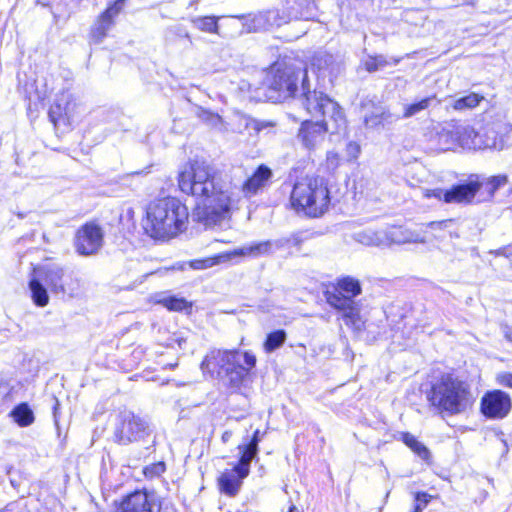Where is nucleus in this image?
Instances as JSON below:
<instances>
[{
  "label": "nucleus",
  "instance_id": "obj_5",
  "mask_svg": "<svg viewBox=\"0 0 512 512\" xmlns=\"http://www.w3.org/2000/svg\"><path fill=\"white\" fill-rule=\"evenodd\" d=\"M427 400L438 413L448 416L462 414L473 404L468 384L451 374L442 375L432 384Z\"/></svg>",
  "mask_w": 512,
  "mask_h": 512
},
{
  "label": "nucleus",
  "instance_id": "obj_20",
  "mask_svg": "<svg viewBox=\"0 0 512 512\" xmlns=\"http://www.w3.org/2000/svg\"><path fill=\"white\" fill-rule=\"evenodd\" d=\"M272 170L266 165H260L250 178H248L242 187V191L247 197L256 195L264 189L272 178Z\"/></svg>",
  "mask_w": 512,
  "mask_h": 512
},
{
  "label": "nucleus",
  "instance_id": "obj_12",
  "mask_svg": "<svg viewBox=\"0 0 512 512\" xmlns=\"http://www.w3.org/2000/svg\"><path fill=\"white\" fill-rule=\"evenodd\" d=\"M354 239L360 244L375 247H389L392 244H402L409 239L404 236L399 227H391L383 230H363L354 234Z\"/></svg>",
  "mask_w": 512,
  "mask_h": 512
},
{
  "label": "nucleus",
  "instance_id": "obj_18",
  "mask_svg": "<svg viewBox=\"0 0 512 512\" xmlns=\"http://www.w3.org/2000/svg\"><path fill=\"white\" fill-rule=\"evenodd\" d=\"M76 103L69 91L61 92L49 110V118L55 126L69 122L73 117Z\"/></svg>",
  "mask_w": 512,
  "mask_h": 512
},
{
  "label": "nucleus",
  "instance_id": "obj_7",
  "mask_svg": "<svg viewBox=\"0 0 512 512\" xmlns=\"http://www.w3.org/2000/svg\"><path fill=\"white\" fill-rule=\"evenodd\" d=\"M362 292L360 282L352 277H343L325 292L327 303L337 310L346 324L355 325L359 319L360 305L356 297Z\"/></svg>",
  "mask_w": 512,
  "mask_h": 512
},
{
  "label": "nucleus",
  "instance_id": "obj_29",
  "mask_svg": "<svg viewBox=\"0 0 512 512\" xmlns=\"http://www.w3.org/2000/svg\"><path fill=\"white\" fill-rule=\"evenodd\" d=\"M229 260H231V254L224 252L212 257L192 260L189 262V266L194 270H204Z\"/></svg>",
  "mask_w": 512,
  "mask_h": 512
},
{
  "label": "nucleus",
  "instance_id": "obj_16",
  "mask_svg": "<svg viewBox=\"0 0 512 512\" xmlns=\"http://www.w3.org/2000/svg\"><path fill=\"white\" fill-rule=\"evenodd\" d=\"M511 409V398L501 390L486 393L481 400V412L491 419L507 416Z\"/></svg>",
  "mask_w": 512,
  "mask_h": 512
},
{
  "label": "nucleus",
  "instance_id": "obj_21",
  "mask_svg": "<svg viewBox=\"0 0 512 512\" xmlns=\"http://www.w3.org/2000/svg\"><path fill=\"white\" fill-rule=\"evenodd\" d=\"M248 475H242L239 468L234 466L231 469L224 470L218 477V486L222 493L228 496H235L242 485L243 480Z\"/></svg>",
  "mask_w": 512,
  "mask_h": 512
},
{
  "label": "nucleus",
  "instance_id": "obj_33",
  "mask_svg": "<svg viewBox=\"0 0 512 512\" xmlns=\"http://www.w3.org/2000/svg\"><path fill=\"white\" fill-rule=\"evenodd\" d=\"M287 334L283 329H279L269 333L263 344L264 350L267 353H271L276 349L280 348L286 341Z\"/></svg>",
  "mask_w": 512,
  "mask_h": 512
},
{
  "label": "nucleus",
  "instance_id": "obj_45",
  "mask_svg": "<svg viewBox=\"0 0 512 512\" xmlns=\"http://www.w3.org/2000/svg\"><path fill=\"white\" fill-rule=\"evenodd\" d=\"M269 241L271 243L272 253H274V252H276L278 250L290 247L289 246V240H287L286 237H281V238H278V239H275V240H269Z\"/></svg>",
  "mask_w": 512,
  "mask_h": 512
},
{
  "label": "nucleus",
  "instance_id": "obj_37",
  "mask_svg": "<svg viewBox=\"0 0 512 512\" xmlns=\"http://www.w3.org/2000/svg\"><path fill=\"white\" fill-rule=\"evenodd\" d=\"M377 189L376 181L371 177H361L355 182L357 193L366 197H372Z\"/></svg>",
  "mask_w": 512,
  "mask_h": 512
},
{
  "label": "nucleus",
  "instance_id": "obj_17",
  "mask_svg": "<svg viewBox=\"0 0 512 512\" xmlns=\"http://www.w3.org/2000/svg\"><path fill=\"white\" fill-rule=\"evenodd\" d=\"M126 0H115L97 19L90 37L94 43H101L114 25V18L121 12Z\"/></svg>",
  "mask_w": 512,
  "mask_h": 512
},
{
  "label": "nucleus",
  "instance_id": "obj_35",
  "mask_svg": "<svg viewBox=\"0 0 512 512\" xmlns=\"http://www.w3.org/2000/svg\"><path fill=\"white\" fill-rule=\"evenodd\" d=\"M190 21L195 28L203 32L216 33L218 30L217 18L214 16L193 17Z\"/></svg>",
  "mask_w": 512,
  "mask_h": 512
},
{
  "label": "nucleus",
  "instance_id": "obj_2",
  "mask_svg": "<svg viewBox=\"0 0 512 512\" xmlns=\"http://www.w3.org/2000/svg\"><path fill=\"white\" fill-rule=\"evenodd\" d=\"M301 104L312 117H321L320 120H305L301 124L298 138L308 150L316 149L322 144L327 132L336 133L345 124L340 106L322 92L311 91L305 80L302 85Z\"/></svg>",
  "mask_w": 512,
  "mask_h": 512
},
{
  "label": "nucleus",
  "instance_id": "obj_42",
  "mask_svg": "<svg viewBox=\"0 0 512 512\" xmlns=\"http://www.w3.org/2000/svg\"><path fill=\"white\" fill-rule=\"evenodd\" d=\"M508 179L505 175H497L489 178L487 185L489 186V192L493 194L497 189L504 186Z\"/></svg>",
  "mask_w": 512,
  "mask_h": 512
},
{
  "label": "nucleus",
  "instance_id": "obj_51",
  "mask_svg": "<svg viewBox=\"0 0 512 512\" xmlns=\"http://www.w3.org/2000/svg\"><path fill=\"white\" fill-rule=\"evenodd\" d=\"M505 338L512 342V326L505 325L502 327Z\"/></svg>",
  "mask_w": 512,
  "mask_h": 512
},
{
  "label": "nucleus",
  "instance_id": "obj_27",
  "mask_svg": "<svg viewBox=\"0 0 512 512\" xmlns=\"http://www.w3.org/2000/svg\"><path fill=\"white\" fill-rule=\"evenodd\" d=\"M458 147L464 149H481L480 132L469 125L457 124Z\"/></svg>",
  "mask_w": 512,
  "mask_h": 512
},
{
  "label": "nucleus",
  "instance_id": "obj_19",
  "mask_svg": "<svg viewBox=\"0 0 512 512\" xmlns=\"http://www.w3.org/2000/svg\"><path fill=\"white\" fill-rule=\"evenodd\" d=\"M256 365V356L251 352H244L242 359L234 363L230 369H227L222 375L226 377L227 383L232 388H238L248 375L249 371Z\"/></svg>",
  "mask_w": 512,
  "mask_h": 512
},
{
  "label": "nucleus",
  "instance_id": "obj_30",
  "mask_svg": "<svg viewBox=\"0 0 512 512\" xmlns=\"http://www.w3.org/2000/svg\"><path fill=\"white\" fill-rule=\"evenodd\" d=\"M239 452L241 454L238 463L235 465L241 471L242 475H249L250 473V464L252 460H254L258 454V450L255 448L249 447L245 444L238 446Z\"/></svg>",
  "mask_w": 512,
  "mask_h": 512
},
{
  "label": "nucleus",
  "instance_id": "obj_13",
  "mask_svg": "<svg viewBox=\"0 0 512 512\" xmlns=\"http://www.w3.org/2000/svg\"><path fill=\"white\" fill-rule=\"evenodd\" d=\"M481 184L477 181H470L465 184H458L451 189L441 188L428 189L424 192L425 198H436L445 203H469L473 200L476 193L480 190Z\"/></svg>",
  "mask_w": 512,
  "mask_h": 512
},
{
  "label": "nucleus",
  "instance_id": "obj_36",
  "mask_svg": "<svg viewBox=\"0 0 512 512\" xmlns=\"http://www.w3.org/2000/svg\"><path fill=\"white\" fill-rule=\"evenodd\" d=\"M159 303L170 311H183L191 308V304L184 298L176 296H165Z\"/></svg>",
  "mask_w": 512,
  "mask_h": 512
},
{
  "label": "nucleus",
  "instance_id": "obj_11",
  "mask_svg": "<svg viewBox=\"0 0 512 512\" xmlns=\"http://www.w3.org/2000/svg\"><path fill=\"white\" fill-rule=\"evenodd\" d=\"M162 500L153 491L137 490L130 493L114 512H161Z\"/></svg>",
  "mask_w": 512,
  "mask_h": 512
},
{
  "label": "nucleus",
  "instance_id": "obj_1",
  "mask_svg": "<svg viewBox=\"0 0 512 512\" xmlns=\"http://www.w3.org/2000/svg\"><path fill=\"white\" fill-rule=\"evenodd\" d=\"M178 185L182 192L200 201L196 206V215L206 225L220 222L230 211L232 200L229 189L207 163L191 162L180 172Z\"/></svg>",
  "mask_w": 512,
  "mask_h": 512
},
{
  "label": "nucleus",
  "instance_id": "obj_38",
  "mask_svg": "<svg viewBox=\"0 0 512 512\" xmlns=\"http://www.w3.org/2000/svg\"><path fill=\"white\" fill-rule=\"evenodd\" d=\"M276 123L270 120H260L256 118H249L246 121L245 127L249 131L259 134L263 131H270L275 127Z\"/></svg>",
  "mask_w": 512,
  "mask_h": 512
},
{
  "label": "nucleus",
  "instance_id": "obj_4",
  "mask_svg": "<svg viewBox=\"0 0 512 512\" xmlns=\"http://www.w3.org/2000/svg\"><path fill=\"white\" fill-rule=\"evenodd\" d=\"M29 289L34 304L45 307L49 303L48 290L53 295L73 297L78 293L79 281L65 267L50 263L34 269Z\"/></svg>",
  "mask_w": 512,
  "mask_h": 512
},
{
  "label": "nucleus",
  "instance_id": "obj_53",
  "mask_svg": "<svg viewBox=\"0 0 512 512\" xmlns=\"http://www.w3.org/2000/svg\"><path fill=\"white\" fill-rule=\"evenodd\" d=\"M288 512H298V509L294 505H292V506H290Z\"/></svg>",
  "mask_w": 512,
  "mask_h": 512
},
{
  "label": "nucleus",
  "instance_id": "obj_24",
  "mask_svg": "<svg viewBox=\"0 0 512 512\" xmlns=\"http://www.w3.org/2000/svg\"><path fill=\"white\" fill-rule=\"evenodd\" d=\"M231 254V259L233 257H249V258H259L262 256L272 255L271 243L269 240L252 242L250 244L244 245L242 247L236 248L233 251L229 252Z\"/></svg>",
  "mask_w": 512,
  "mask_h": 512
},
{
  "label": "nucleus",
  "instance_id": "obj_10",
  "mask_svg": "<svg viewBox=\"0 0 512 512\" xmlns=\"http://www.w3.org/2000/svg\"><path fill=\"white\" fill-rule=\"evenodd\" d=\"M104 243V232L95 222H87L75 233L74 248L81 256L97 254Z\"/></svg>",
  "mask_w": 512,
  "mask_h": 512
},
{
  "label": "nucleus",
  "instance_id": "obj_44",
  "mask_svg": "<svg viewBox=\"0 0 512 512\" xmlns=\"http://www.w3.org/2000/svg\"><path fill=\"white\" fill-rule=\"evenodd\" d=\"M326 163L328 169L334 170L339 166L340 158L336 152L329 151L326 156Z\"/></svg>",
  "mask_w": 512,
  "mask_h": 512
},
{
  "label": "nucleus",
  "instance_id": "obj_40",
  "mask_svg": "<svg viewBox=\"0 0 512 512\" xmlns=\"http://www.w3.org/2000/svg\"><path fill=\"white\" fill-rule=\"evenodd\" d=\"M199 117L212 127H218L222 124V118L218 114L208 110H202Z\"/></svg>",
  "mask_w": 512,
  "mask_h": 512
},
{
  "label": "nucleus",
  "instance_id": "obj_6",
  "mask_svg": "<svg viewBox=\"0 0 512 512\" xmlns=\"http://www.w3.org/2000/svg\"><path fill=\"white\" fill-rule=\"evenodd\" d=\"M291 206L298 212L311 217L322 215L330 202L329 191L324 178L306 176L298 180L290 196Z\"/></svg>",
  "mask_w": 512,
  "mask_h": 512
},
{
  "label": "nucleus",
  "instance_id": "obj_8",
  "mask_svg": "<svg viewBox=\"0 0 512 512\" xmlns=\"http://www.w3.org/2000/svg\"><path fill=\"white\" fill-rule=\"evenodd\" d=\"M301 78V86L303 85V81L308 84L310 88V84L307 80V72L306 71H295L293 68L286 67L284 69H273L265 80V85L268 89V94L266 95L269 100L272 101H282L286 100L289 97H295L296 92L298 91V81ZM302 94L300 95L299 100L301 101Z\"/></svg>",
  "mask_w": 512,
  "mask_h": 512
},
{
  "label": "nucleus",
  "instance_id": "obj_47",
  "mask_svg": "<svg viewBox=\"0 0 512 512\" xmlns=\"http://www.w3.org/2000/svg\"><path fill=\"white\" fill-rule=\"evenodd\" d=\"M286 238H287V240H289L290 247L291 246H299L303 241L300 233L291 234L290 236H287Z\"/></svg>",
  "mask_w": 512,
  "mask_h": 512
},
{
  "label": "nucleus",
  "instance_id": "obj_34",
  "mask_svg": "<svg viewBox=\"0 0 512 512\" xmlns=\"http://www.w3.org/2000/svg\"><path fill=\"white\" fill-rule=\"evenodd\" d=\"M434 100L435 96H429L414 103L405 105L402 117L410 118L414 115H417L418 113L428 109L430 105L434 102Z\"/></svg>",
  "mask_w": 512,
  "mask_h": 512
},
{
  "label": "nucleus",
  "instance_id": "obj_49",
  "mask_svg": "<svg viewBox=\"0 0 512 512\" xmlns=\"http://www.w3.org/2000/svg\"><path fill=\"white\" fill-rule=\"evenodd\" d=\"M500 384L512 388V374L506 373L499 377Z\"/></svg>",
  "mask_w": 512,
  "mask_h": 512
},
{
  "label": "nucleus",
  "instance_id": "obj_26",
  "mask_svg": "<svg viewBox=\"0 0 512 512\" xmlns=\"http://www.w3.org/2000/svg\"><path fill=\"white\" fill-rule=\"evenodd\" d=\"M498 124H487L480 131L481 149L501 150L504 147V138L498 132Z\"/></svg>",
  "mask_w": 512,
  "mask_h": 512
},
{
  "label": "nucleus",
  "instance_id": "obj_14",
  "mask_svg": "<svg viewBox=\"0 0 512 512\" xmlns=\"http://www.w3.org/2000/svg\"><path fill=\"white\" fill-rule=\"evenodd\" d=\"M243 353L238 350H211L201 363V369L210 373L222 375L227 369H230L234 363L241 360Z\"/></svg>",
  "mask_w": 512,
  "mask_h": 512
},
{
  "label": "nucleus",
  "instance_id": "obj_22",
  "mask_svg": "<svg viewBox=\"0 0 512 512\" xmlns=\"http://www.w3.org/2000/svg\"><path fill=\"white\" fill-rule=\"evenodd\" d=\"M252 22L256 29L269 30L287 23V17L278 9H268L256 13Z\"/></svg>",
  "mask_w": 512,
  "mask_h": 512
},
{
  "label": "nucleus",
  "instance_id": "obj_15",
  "mask_svg": "<svg viewBox=\"0 0 512 512\" xmlns=\"http://www.w3.org/2000/svg\"><path fill=\"white\" fill-rule=\"evenodd\" d=\"M363 123L366 129L376 130L384 128L387 124L396 122L399 117L386 110L381 105L375 104L372 100H364L361 103Z\"/></svg>",
  "mask_w": 512,
  "mask_h": 512
},
{
  "label": "nucleus",
  "instance_id": "obj_9",
  "mask_svg": "<svg viewBox=\"0 0 512 512\" xmlns=\"http://www.w3.org/2000/svg\"><path fill=\"white\" fill-rule=\"evenodd\" d=\"M149 433L148 423L130 411L120 412L115 418L114 440L119 444L127 445L139 441Z\"/></svg>",
  "mask_w": 512,
  "mask_h": 512
},
{
  "label": "nucleus",
  "instance_id": "obj_52",
  "mask_svg": "<svg viewBox=\"0 0 512 512\" xmlns=\"http://www.w3.org/2000/svg\"><path fill=\"white\" fill-rule=\"evenodd\" d=\"M232 437V432L231 431H225L223 434H222V441L224 443L228 442L230 440V438Z\"/></svg>",
  "mask_w": 512,
  "mask_h": 512
},
{
  "label": "nucleus",
  "instance_id": "obj_43",
  "mask_svg": "<svg viewBox=\"0 0 512 512\" xmlns=\"http://www.w3.org/2000/svg\"><path fill=\"white\" fill-rule=\"evenodd\" d=\"M361 153V146L355 141H350L346 145V155L350 160H356Z\"/></svg>",
  "mask_w": 512,
  "mask_h": 512
},
{
  "label": "nucleus",
  "instance_id": "obj_41",
  "mask_svg": "<svg viewBox=\"0 0 512 512\" xmlns=\"http://www.w3.org/2000/svg\"><path fill=\"white\" fill-rule=\"evenodd\" d=\"M431 496L424 492H418L415 495V504L413 512H422L423 509L428 505Z\"/></svg>",
  "mask_w": 512,
  "mask_h": 512
},
{
  "label": "nucleus",
  "instance_id": "obj_32",
  "mask_svg": "<svg viewBox=\"0 0 512 512\" xmlns=\"http://www.w3.org/2000/svg\"><path fill=\"white\" fill-rule=\"evenodd\" d=\"M402 441L421 459L428 460L430 457V452L428 448L421 442H419L415 436L406 432L401 435Z\"/></svg>",
  "mask_w": 512,
  "mask_h": 512
},
{
  "label": "nucleus",
  "instance_id": "obj_23",
  "mask_svg": "<svg viewBox=\"0 0 512 512\" xmlns=\"http://www.w3.org/2000/svg\"><path fill=\"white\" fill-rule=\"evenodd\" d=\"M457 124L449 123L435 132V147L442 151L453 150L458 147Z\"/></svg>",
  "mask_w": 512,
  "mask_h": 512
},
{
  "label": "nucleus",
  "instance_id": "obj_50",
  "mask_svg": "<svg viewBox=\"0 0 512 512\" xmlns=\"http://www.w3.org/2000/svg\"><path fill=\"white\" fill-rule=\"evenodd\" d=\"M53 401H54V404H53V407H52L53 417H54L55 423L57 424L58 423V415H59L60 403H59V400L56 397L53 398Z\"/></svg>",
  "mask_w": 512,
  "mask_h": 512
},
{
  "label": "nucleus",
  "instance_id": "obj_31",
  "mask_svg": "<svg viewBox=\"0 0 512 512\" xmlns=\"http://www.w3.org/2000/svg\"><path fill=\"white\" fill-rule=\"evenodd\" d=\"M182 40H186L192 45V40L187 28L182 24H175L167 28L165 31V41L169 44H173Z\"/></svg>",
  "mask_w": 512,
  "mask_h": 512
},
{
  "label": "nucleus",
  "instance_id": "obj_39",
  "mask_svg": "<svg viewBox=\"0 0 512 512\" xmlns=\"http://www.w3.org/2000/svg\"><path fill=\"white\" fill-rule=\"evenodd\" d=\"M365 68L369 72H375L387 65V60L383 55L370 56L364 62Z\"/></svg>",
  "mask_w": 512,
  "mask_h": 512
},
{
  "label": "nucleus",
  "instance_id": "obj_48",
  "mask_svg": "<svg viewBox=\"0 0 512 512\" xmlns=\"http://www.w3.org/2000/svg\"><path fill=\"white\" fill-rule=\"evenodd\" d=\"M259 434H260V431L256 430L254 432L251 440L246 445L249 446V447L255 448L256 450H259L258 449V445H259V442H260Z\"/></svg>",
  "mask_w": 512,
  "mask_h": 512
},
{
  "label": "nucleus",
  "instance_id": "obj_28",
  "mask_svg": "<svg viewBox=\"0 0 512 512\" xmlns=\"http://www.w3.org/2000/svg\"><path fill=\"white\" fill-rule=\"evenodd\" d=\"M10 416L20 427H27L34 423L35 416L27 403H20L10 412Z\"/></svg>",
  "mask_w": 512,
  "mask_h": 512
},
{
  "label": "nucleus",
  "instance_id": "obj_25",
  "mask_svg": "<svg viewBox=\"0 0 512 512\" xmlns=\"http://www.w3.org/2000/svg\"><path fill=\"white\" fill-rule=\"evenodd\" d=\"M484 99L485 97L483 95L476 92H470L467 95L459 97H449L447 99V108H451L457 112H464L476 108Z\"/></svg>",
  "mask_w": 512,
  "mask_h": 512
},
{
  "label": "nucleus",
  "instance_id": "obj_3",
  "mask_svg": "<svg viewBox=\"0 0 512 512\" xmlns=\"http://www.w3.org/2000/svg\"><path fill=\"white\" fill-rule=\"evenodd\" d=\"M188 216L187 207L178 199H157L147 207L144 229L154 239H170L186 229Z\"/></svg>",
  "mask_w": 512,
  "mask_h": 512
},
{
  "label": "nucleus",
  "instance_id": "obj_46",
  "mask_svg": "<svg viewBox=\"0 0 512 512\" xmlns=\"http://www.w3.org/2000/svg\"><path fill=\"white\" fill-rule=\"evenodd\" d=\"M452 223H453L452 219H447V220H442V221H434V222H430L428 224V227H430L432 230L445 229V228L450 227L452 225Z\"/></svg>",
  "mask_w": 512,
  "mask_h": 512
}]
</instances>
